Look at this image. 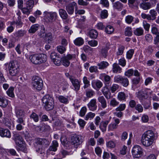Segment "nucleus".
Instances as JSON below:
<instances>
[{
	"label": "nucleus",
	"instance_id": "obj_14",
	"mask_svg": "<svg viewBox=\"0 0 159 159\" xmlns=\"http://www.w3.org/2000/svg\"><path fill=\"white\" fill-rule=\"evenodd\" d=\"M73 55L69 54L67 55L66 56H65L62 58V62L63 65L67 67L70 64V60H71L73 58Z\"/></svg>",
	"mask_w": 159,
	"mask_h": 159
},
{
	"label": "nucleus",
	"instance_id": "obj_12",
	"mask_svg": "<svg viewBox=\"0 0 159 159\" xmlns=\"http://www.w3.org/2000/svg\"><path fill=\"white\" fill-rule=\"evenodd\" d=\"M82 137L80 135H75L73 136L71 138V143L74 146H77L82 142Z\"/></svg>",
	"mask_w": 159,
	"mask_h": 159
},
{
	"label": "nucleus",
	"instance_id": "obj_30",
	"mask_svg": "<svg viewBox=\"0 0 159 159\" xmlns=\"http://www.w3.org/2000/svg\"><path fill=\"white\" fill-rule=\"evenodd\" d=\"M85 94L87 98H90L95 95V92L92 89H88L85 91Z\"/></svg>",
	"mask_w": 159,
	"mask_h": 159
},
{
	"label": "nucleus",
	"instance_id": "obj_42",
	"mask_svg": "<svg viewBox=\"0 0 159 159\" xmlns=\"http://www.w3.org/2000/svg\"><path fill=\"white\" fill-rule=\"evenodd\" d=\"M119 104V102L114 98L111 99L109 103L110 106L113 107L117 106Z\"/></svg>",
	"mask_w": 159,
	"mask_h": 159
},
{
	"label": "nucleus",
	"instance_id": "obj_48",
	"mask_svg": "<svg viewBox=\"0 0 159 159\" xmlns=\"http://www.w3.org/2000/svg\"><path fill=\"white\" fill-rule=\"evenodd\" d=\"M120 84L124 87H127L129 84L128 79L125 77H123Z\"/></svg>",
	"mask_w": 159,
	"mask_h": 159
},
{
	"label": "nucleus",
	"instance_id": "obj_61",
	"mask_svg": "<svg viewBox=\"0 0 159 159\" xmlns=\"http://www.w3.org/2000/svg\"><path fill=\"white\" fill-rule=\"evenodd\" d=\"M123 77L121 76L117 75L114 78V81L115 82L120 83Z\"/></svg>",
	"mask_w": 159,
	"mask_h": 159
},
{
	"label": "nucleus",
	"instance_id": "obj_16",
	"mask_svg": "<svg viewBox=\"0 0 159 159\" xmlns=\"http://www.w3.org/2000/svg\"><path fill=\"white\" fill-rule=\"evenodd\" d=\"M36 143L45 147H47L49 145L50 143L45 139L37 138L36 139Z\"/></svg>",
	"mask_w": 159,
	"mask_h": 159
},
{
	"label": "nucleus",
	"instance_id": "obj_17",
	"mask_svg": "<svg viewBox=\"0 0 159 159\" xmlns=\"http://www.w3.org/2000/svg\"><path fill=\"white\" fill-rule=\"evenodd\" d=\"M0 135L2 137L8 138L11 137V134L9 130L1 128H0Z\"/></svg>",
	"mask_w": 159,
	"mask_h": 159
},
{
	"label": "nucleus",
	"instance_id": "obj_32",
	"mask_svg": "<svg viewBox=\"0 0 159 159\" xmlns=\"http://www.w3.org/2000/svg\"><path fill=\"white\" fill-rule=\"evenodd\" d=\"M8 104V101L7 99L2 97L0 98V106L6 107Z\"/></svg>",
	"mask_w": 159,
	"mask_h": 159
},
{
	"label": "nucleus",
	"instance_id": "obj_7",
	"mask_svg": "<svg viewBox=\"0 0 159 159\" xmlns=\"http://www.w3.org/2000/svg\"><path fill=\"white\" fill-rule=\"evenodd\" d=\"M32 84L34 88L38 90H40L43 88V80L38 76L33 77Z\"/></svg>",
	"mask_w": 159,
	"mask_h": 159
},
{
	"label": "nucleus",
	"instance_id": "obj_64",
	"mask_svg": "<svg viewBox=\"0 0 159 159\" xmlns=\"http://www.w3.org/2000/svg\"><path fill=\"white\" fill-rule=\"evenodd\" d=\"M134 73V71L133 70L130 69L128 70L125 72V76L128 77H130L132 76Z\"/></svg>",
	"mask_w": 159,
	"mask_h": 159
},
{
	"label": "nucleus",
	"instance_id": "obj_26",
	"mask_svg": "<svg viewBox=\"0 0 159 159\" xmlns=\"http://www.w3.org/2000/svg\"><path fill=\"white\" fill-rule=\"evenodd\" d=\"M59 12L60 16L62 19H66L67 18L68 15L65 10L60 9L59 10Z\"/></svg>",
	"mask_w": 159,
	"mask_h": 159
},
{
	"label": "nucleus",
	"instance_id": "obj_29",
	"mask_svg": "<svg viewBox=\"0 0 159 159\" xmlns=\"http://www.w3.org/2000/svg\"><path fill=\"white\" fill-rule=\"evenodd\" d=\"M74 42L76 45L80 46L84 44V40L81 37H79L75 39L74 40Z\"/></svg>",
	"mask_w": 159,
	"mask_h": 159
},
{
	"label": "nucleus",
	"instance_id": "obj_49",
	"mask_svg": "<svg viewBox=\"0 0 159 159\" xmlns=\"http://www.w3.org/2000/svg\"><path fill=\"white\" fill-rule=\"evenodd\" d=\"M66 49L65 47L63 46L60 45L57 47V51L61 54L64 53L66 51Z\"/></svg>",
	"mask_w": 159,
	"mask_h": 159
},
{
	"label": "nucleus",
	"instance_id": "obj_53",
	"mask_svg": "<svg viewBox=\"0 0 159 159\" xmlns=\"http://www.w3.org/2000/svg\"><path fill=\"white\" fill-rule=\"evenodd\" d=\"M8 153L12 156H18V155L16 153V151L13 149H10L7 150Z\"/></svg>",
	"mask_w": 159,
	"mask_h": 159
},
{
	"label": "nucleus",
	"instance_id": "obj_33",
	"mask_svg": "<svg viewBox=\"0 0 159 159\" xmlns=\"http://www.w3.org/2000/svg\"><path fill=\"white\" fill-rule=\"evenodd\" d=\"M126 97L125 94L123 92H119L117 96V99L120 101H125Z\"/></svg>",
	"mask_w": 159,
	"mask_h": 159
},
{
	"label": "nucleus",
	"instance_id": "obj_41",
	"mask_svg": "<svg viewBox=\"0 0 159 159\" xmlns=\"http://www.w3.org/2000/svg\"><path fill=\"white\" fill-rule=\"evenodd\" d=\"M14 90V88L13 87H10L7 91V94L10 97L13 98L15 96L13 92Z\"/></svg>",
	"mask_w": 159,
	"mask_h": 159
},
{
	"label": "nucleus",
	"instance_id": "obj_62",
	"mask_svg": "<svg viewBox=\"0 0 159 159\" xmlns=\"http://www.w3.org/2000/svg\"><path fill=\"white\" fill-rule=\"evenodd\" d=\"M143 26L145 30L146 31H148L150 27V25L145 20H143Z\"/></svg>",
	"mask_w": 159,
	"mask_h": 159
},
{
	"label": "nucleus",
	"instance_id": "obj_37",
	"mask_svg": "<svg viewBox=\"0 0 159 159\" xmlns=\"http://www.w3.org/2000/svg\"><path fill=\"white\" fill-rule=\"evenodd\" d=\"M109 48L107 47H105L102 48L100 52L101 55L104 58H106L107 55V52Z\"/></svg>",
	"mask_w": 159,
	"mask_h": 159
},
{
	"label": "nucleus",
	"instance_id": "obj_57",
	"mask_svg": "<svg viewBox=\"0 0 159 159\" xmlns=\"http://www.w3.org/2000/svg\"><path fill=\"white\" fill-rule=\"evenodd\" d=\"M88 44L91 47H94L98 45V42L94 40H92L89 41L88 42Z\"/></svg>",
	"mask_w": 159,
	"mask_h": 159
},
{
	"label": "nucleus",
	"instance_id": "obj_21",
	"mask_svg": "<svg viewBox=\"0 0 159 159\" xmlns=\"http://www.w3.org/2000/svg\"><path fill=\"white\" fill-rule=\"evenodd\" d=\"M123 4L119 1H117L113 3V7L114 9L121 11L123 7Z\"/></svg>",
	"mask_w": 159,
	"mask_h": 159
},
{
	"label": "nucleus",
	"instance_id": "obj_34",
	"mask_svg": "<svg viewBox=\"0 0 159 159\" xmlns=\"http://www.w3.org/2000/svg\"><path fill=\"white\" fill-rule=\"evenodd\" d=\"M114 30L113 27L110 25L107 26L105 29V32L108 34H112L114 32Z\"/></svg>",
	"mask_w": 159,
	"mask_h": 159
},
{
	"label": "nucleus",
	"instance_id": "obj_11",
	"mask_svg": "<svg viewBox=\"0 0 159 159\" xmlns=\"http://www.w3.org/2000/svg\"><path fill=\"white\" fill-rule=\"evenodd\" d=\"M89 109L91 111H94L97 109V100L95 98L91 99L87 105Z\"/></svg>",
	"mask_w": 159,
	"mask_h": 159
},
{
	"label": "nucleus",
	"instance_id": "obj_2",
	"mask_svg": "<svg viewBox=\"0 0 159 159\" xmlns=\"http://www.w3.org/2000/svg\"><path fill=\"white\" fill-rule=\"evenodd\" d=\"M14 140L16 145V148L17 151L24 153L27 152L26 145L20 136L15 135Z\"/></svg>",
	"mask_w": 159,
	"mask_h": 159
},
{
	"label": "nucleus",
	"instance_id": "obj_36",
	"mask_svg": "<svg viewBox=\"0 0 159 159\" xmlns=\"http://www.w3.org/2000/svg\"><path fill=\"white\" fill-rule=\"evenodd\" d=\"M144 30L142 28H136L134 32V34L137 36H141L143 34Z\"/></svg>",
	"mask_w": 159,
	"mask_h": 159
},
{
	"label": "nucleus",
	"instance_id": "obj_40",
	"mask_svg": "<svg viewBox=\"0 0 159 159\" xmlns=\"http://www.w3.org/2000/svg\"><path fill=\"white\" fill-rule=\"evenodd\" d=\"M95 116V113L90 112L86 115L84 119L86 120H91Z\"/></svg>",
	"mask_w": 159,
	"mask_h": 159
},
{
	"label": "nucleus",
	"instance_id": "obj_39",
	"mask_svg": "<svg viewBox=\"0 0 159 159\" xmlns=\"http://www.w3.org/2000/svg\"><path fill=\"white\" fill-rule=\"evenodd\" d=\"M89 35L91 38L96 39L98 36V33L96 30L93 29L90 30Z\"/></svg>",
	"mask_w": 159,
	"mask_h": 159
},
{
	"label": "nucleus",
	"instance_id": "obj_5",
	"mask_svg": "<svg viewBox=\"0 0 159 159\" xmlns=\"http://www.w3.org/2000/svg\"><path fill=\"white\" fill-rule=\"evenodd\" d=\"M43 105L45 109L49 111L53 109L54 102L53 98L49 95L44 96L42 100Z\"/></svg>",
	"mask_w": 159,
	"mask_h": 159
},
{
	"label": "nucleus",
	"instance_id": "obj_31",
	"mask_svg": "<svg viewBox=\"0 0 159 159\" xmlns=\"http://www.w3.org/2000/svg\"><path fill=\"white\" fill-rule=\"evenodd\" d=\"M44 38L48 43H50L52 40L53 37L51 33L48 32L45 34Z\"/></svg>",
	"mask_w": 159,
	"mask_h": 159
},
{
	"label": "nucleus",
	"instance_id": "obj_52",
	"mask_svg": "<svg viewBox=\"0 0 159 159\" xmlns=\"http://www.w3.org/2000/svg\"><path fill=\"white\" fill-rule=\"evenodd\" d=\"M134 53V50L133 49H130L126 53V57L128 59H130L132 57Z\"/></svg>",
	"mask_w": 159,
	"mask_h": 159
},
{
	"label": "nucleus",
	"instance_id": "obj_19",
	"mask_svg": "<svg viewBox=\"0 0 159 159\" xmlns=\"http://www.w3.org/2000/svg\"><path fill=\"white\" fill-rule=\"evenodd\" d=\"M98 102L101 104V107L103 109L107 107V101L103 96H99L98 98Z\"/></svg>",
	"mask_w": 159,
	"mask_h": 159
},
{
	"label": "nucleus",
	"instance_id": "obj_43",
	"mask_svg": "<svg viewBox=\"0 0 159 159\" xmlns=\"http://www.w3.org/2000/svg\"><path fill=\"white\" fill-rule=\"evenodd\" d=\"M134 17L131 15H128L125 17V22L128 24H130L133 21Z\"/></svg>",
	"mask_w": 159,
	"mask_h": 159
},
{
	"label": "nucleus",
	"instance_id": "obj_58",
	"mask_svg": "<svg viewBox=\"0 0 159 159\" xmlns=\"http://www.w3.org/2000/svg\"><path fill=\"white\" fill-rule=\"evenodd\" d=\"M50 57L52 60L53 61L54 60L57 59V58H58L59 57L57 55V53L53 52L51 53Z\"/></svg>",
	"mask_w": 159,
	"mask_h": 159
},
{
	"label": "nucleus",
	"instance_id": "obj_56",
	"mask_svg": "<svg viewBox=\"0 0 159 159\" xmlns=\"http://www.w3.org/2000/svg\"><path fill=\"white\" fill-rule=\"evenodd\" d=\"M93 83L95 84L96 87L98 89L100 88L102 86V83L100 81H97L96 82H93L92 85L93 88H95L93 86Z\"/></svg>",
	"mask_w": 159,
	"mask_h": 159
},
{
	"label": "nucleus",
	"instance_id": "obj_24",
	"mask_svg": "<svg viewBox=\"0 0 159 159\" xmlns=\"http://www.w3.org/2000/svg\"><path fill=\"white\" fill-rule=\"evenodd\" d=\"M109 123V121L106 120L102 121L100 125V128L103 132L106 131L107 129V127Z\"/></svg>",
	"mask_w": 159,
	"mask_h": 159
},
{
	"label": "nucleus",
	"instance_id": "obj_13",
	"mask_svg": "<svg viewBox=\"0 0 159 159\" xmlns=\"http://www.w3.org/2000/svg\"><path fill=\"white\" fill-rule=\"evenodd\" d=\"M71 80L70 81L74 88V89L76 91L79 90L80 88V81L75 77Z\"/></svg>",
	"mask_w": 159,
	"mask_h": 159
},
{
	"label": "nucleus",
	"instance_id": "obj_60",
	"mask_svg": "<svg viewBox=\"0 0 159 159\" xmlns=\"http://www.w3.org/2000/svg\"><path fill=\"white\" fill-rule=\"evenodd\" d=\"M106 145L107 147L111 148H114L115 146V143L112 141H110L107 142L106 143Z\"/></svg>",
	"mask_w": 159,
	"mask_h": 159
},
{
	"label": "nucleus",
	"instance_id": "obj_23",
	"mask_svg": "<svg viewBox=\"0 0 159 159\" xmlns=\"http://www.w3.org/2000/svg\"><path fill=\"white\" fill-rule=\"evenodd\" d=\"M11 25H13L15 24L16 25V27L17 28H20L22 27L23 25V23L21 21V19H18V20L16 21H9L8 22Z\"/></svg>",
	"mask_w": 159,
	"mask_h": 159
},
{
	"label": "nucleus",
	"instance_id": "obj_6",
	"mask_svg": "<svg viewBox=\"0 0 159 159\" xmlns=\"http://www.w3.org/2000/svg\"><path fill=\"white\" fill-rule=\"evenodd\" d=\"M9 73L11 76L17 75L19 72V69L17 63L16 61H11L8 66Z\"/></svg>",
	"mask_w": 159,
	"mask_h": 159
},
{
	"label": "nucleus",
	"instance_id": "obj_25",
	"mask_svg": "<svg viewBox=\"0 0 159 159\" xmlns=\"http://www.w3.org/2000/svg\"><path fill=\"white\" fill-rule=\"evenodd\" d=\"M39 25L38 24H35L32 25L29 30V32L30 33H34L36 32L39 27Z\"/></svg>",
	"mask_w": 159,
	"mask_h": 159
},
{
	"label": "nucleus",
	"instance_id": "obj_55",
	"mask_svg": "<svg viewBox=\"0 0 159 159\" xmlns=\"http://www.w3.org/2000/svg\"><path fill=\"white\" fill-rule=\"evenodd\" d=\"M125 104H120L119 106L116 109L117 111H122L125 110Z\"/></svg>",
	"mask_w": 159,
	"mask_h": 159
},
{
	"label": "nucleus",
	"instance_id": "obj_63",
	"mask_svg": "<svg viewBox=\"0 0 159 159\" xmlns=\"http://www.w3.org/2000/svg\"><path fill=\"white\" fill-rule=\"evenodd\" d=\"M125 47L123 46H121L118 48V51L116 54L117 55H121L124 52Z\"/></svg>",
	"mask_w": 159,
	"mask_h": 159
},
{
	"label": "nucleus",
	"instance_id": "obj_28",
	"mask_svg": "<svg viewBox=\"0 0 159 159\" xmlns=\"http://www.w3.org/2000/svg\"><path fill=\"white\" fill-rule=\"evenodd\" d=\"M109 65V63L107 61H102L98 64L99 66V69H103L106 68Z\"/></svg>",
	"mask_w": 159,
	"mask_h": 159
},
{
	"label": "nucleus",
	"instance_id": "obj_4",
	"mask_svg": "<svg viewBox=\"0 0 159 159\" xmlns=\"http://www.w3.org/2000/svg\"><path fill=\"white\" fill-rule=\"evenodd\" d=\"M152 93V91L150 89H146L139 91L136 93V95L140 102L143 103L145 99L152 97L151 94Z\"/></svg>",
	"mask_w": 159,
	"mask_h": 159
},
{
	"label": "nucleus",
	"instance_id": "obj_27",
	"mask_svg": "<svg viewBox=\"0 0 159 159\" xmlns=\"http://www.w3.org/2000/svg\"><path fill=\"white\" fill-rule=\"evenodd\" d=\"M100 79L106 82H108L111 80V77L109 75L103 73L100 74Z\"/></svg>",
	"mask_w": 159,
	"mask_h": 159
},
{
	"label": "nucleus",
	"instance_id": "obj_22",
	"mask_svg": "<svg viewBox=\"0 0 159 159\" xmlns=\"http://www.w3.org/2000/svg\"><path fill=\"white\" fill-rule=\"evenodd\" d=\"M121 68L117 63H115L112 65V72L114 73H120Z\"/></svg>",
	"mask_w": 159,
	"mask_h": 159
},
{
	"label": "nucleus",
	"instance_id": "obj_1",
	"mask_svg": "<svg viewBox=\"0 0 159 159\" xmlns=\"http://www.w3.org/2000/svg\"><path fill=\"white\" fill-rule=\"evenodd\" d=\"M156 134L155 130H149L145 132L142 135L141 142L146 147H149L153 143L155 139Z\"/></svg>",
	"mask_w": 159,
	"mask_h": 159
},
{
	"label": "nucleus",
	"instance_id": "obj_38",
	"mask_svg": "<svg viewBox=\"0 0 159 159\" xmlns=\"http://www.w3.org/2000/svg\"><path fill=\"white\" fill-rule=\"evenodd\" d=\"M57 98L61 103L65 104H66L68 103V100L67 97L61 95L57 97Z\"/></svg>",
	"mask_w": 159,
	"mask_h": 159
},
{
	"label": "nucleus",
	"instance_id": "obj_8",
	"mask_svg": "<svg viewBox=\"0 0 159 159\" xmlns=\"http://www.w3.org/2000/svg\"><path fill=\"white\" fill-rule=\"evenodd\" d=\"M43 15L46 21L51 23L55 21L57 17V14L55 12H48L46 11L44 12Z\"/></svg>",
	"mask_w": 159,
	"mask_h": 159
},
{
	"label": "nucleus",
	"instance_id": "obj_35",
	"mask_svg": "<svg viewBox=\"0 0 159 159\" xmlns=\"http://www.w3.org/2000/svg\"><path fill=\"white\" fill-rule=\"evenodd\" d=\"M140 7L142 9L146 10L149 9L151 7V4L150 3L147 2H143L140 5Z\"/></svg>",
	"mask_w": 159,
	"mask_h": 159
},
{
	"label": "nucleus",
	"instance_id": "obj_10",
	"mask_svg": "<svg viewBox=\"0 0 159 159\" xmlns=\"http://www.w3.org/2000/svg\"><path fill=\"white\" fill-rule=\"evenodd\" d=\"M16 116L17 118L16 122L18 123H23L25 117L24 111L19 108H16L15 110Z\"/></svg>",
	"mask_w": 159,
	"mask_h": 159
},
{
	"label": "nucleus",
	"instance_id": "obj_50",
	"mask_svg": "<svg viewBox=\"0 0 159 159\" xmlns=\"http://www.w3.org/2000/svg\"><path fill=\"white\" fill-rule=\"evenodd\" d=\"M34 2L33 0H28L26 2V7L31 9L34 6Z\"/></svg>",
	"mask_w": 159,
	"mask_h": 159
},
{
	"label": "nucleus",
	"instance_id": "obj_15",
	"mask_svg": "<svg viewBox=\"0 0 159 159\" xmlns=\"http://www.w3.org/2000/svg\"><path fill=\"white\" fill-rule=\"evenodd\" d=\"M76 5V3L75 2H73L66 6V9L69 14L71 15L73 13L74 7Z\"/></svg>",
	"mask_w": 159,
	"mask_h": 159
},
{
	"label": "nucleus",
	"instance_id": "obj_45",
	"mask_svg": "<svg viewBox=\"0 0 159 159\" xmlns=\"http://www.w3.org/2000/svg\"><path fill=\"white\" fill-rule=\"evenodd\" d=\"M26 31L23 30H20L16 32L15 34L18 37H22L25 34Z\"/></svg>",
	"mask_w": 159,
	"mask_h": 159
},
{
	"label": "nucleus",
	"instance_id": "obj_20",
	"mask_svg": "<svg viewBox=\"0 0 159 159\" xmlns=\"http://www.w3.org/2000/svg\"><path fill=\"white\" fill-rule=\"evenodd\" d=\"M58 146V143L56 140L52 141V145L49 147L48 150L50 151L56 152L57 150V147Z\"/></svg>",
	"mask_w": 159,
	"mask_h": 159
},
{
	"label": "nucleus",
	"instance_id": "obj_44",
	"mask_svg": "<svg viewBox=\"0 0 159 159\" xmlns=\"http://www.w3.org/2000/svg\"><path fill=\"white\" fill-rule=\"evenodd\" d=\"M83 82L84 84L83 87L84 89L88 88L90 85L89 81V80L86 76H84L83 78Z\"/></svg>",
	"mask_w": 159,
	"mask_h": 159
},
{
	"label": "nucleus",
	"instance_id": "obj_59",
	"mask_svg": "<svg viewBox=\"0 0 159 159\" xmlns=\"http://www.w3.org/2000/svg\"><path fill=\"white\" fill-rule=\"evenodd\" d=\"M30 117L31 118L33 119L36 122L38 121L39 120L38 116L35 113H32Z\"/></svg>",
	"mask_w": 159,
	"mask_h": 159
},
{
	"label": "nucleus",
	"instance_id": "obj_18",
	"mask_svg": "<svg viewBox=\"0 0 159 159\" xmlns=\"http://www.w3.org/2000/svg\"><path fill=\"white\" fill-rule=\"evenodd\" d=\"M102 92L107 99H108L111 98V94L107 87L106 86L103 87Z\"/></svg>",
	"mask_w": 159,
	"mask_h": 159
},
{
	"label": "nucleus",
	"instance_id": "obj_9",
	"mask_svg": "<svg viewBox=\"0 0 159 159\" xmlns=\"http://www.w3.org/2000/svg\"><path fill=\"white\" fill-rule=\"evenodd\" d=\"M143 149L139 146L135 145L132 148L131 152L133 156L135 158L140 157L143 153Z\"/></svg>",
	"mask_w": 159,
	"mask_h": 159
},
{
	"label": "nucleus",
	"instance_id": "obj_47",
	"mask_svg": "<svg viewBox=\"0 0 159 159\" xmlns=\"http://www.w3.org/2000/svg\"><path fill=\"white\" fill-rule=\"evenodd\" d=\"M118 125L115 124L114 123L110 124L108 126V131H113L117 129Z\"/></svg>",
	"mask_w": 159,
	"mask_h": 159
},
{
	"label": "nucleus",
	"instance_id": "obj_46",
	"mask_svg": "<svg viewBox=\"0 0 159 159\" xmlns=\"http://www.w3.org/2000/svg\"><path fill=\"white\" fill-rule=\"evenodd\" d=\"M125 34L126 36H131L132 34L131 28L129 27H126L125 30Z\"/></svg>",
	"mask_w": 159,
	"mask_h": 159
},
{
	"label": "nucleus",
	"instance_id": "obj_51",
	"mask_svg": "<svg viewBox=\"0 0 159 159\" xmlns=\"http://www.w3.org/2000/svg\"><path fill=\"white\" fill-rule=\"evenodd\" d=\"M101 17L102 19H105L107 18L108 16V13L107 11L106 10L102 11L101 12Z\"/></svg>",
	"mask_w": 159,
	"mask_h": 159
},
{
	"label": "nucleus",
	"instance_id": "obj_3",
	"mask_svg": "<svg viewBox=\"0 0 159 159\" xmlns=\"http://www.w3.org/2000/svg\"><path fill=\"white\" fill-rule=\"evenodd\" d=\"M29 58L33 64L37 65L44 63L47 60V56L44 54H35L30 55Z\"/></svg>",
	"mask_w": 159,
	"mask_h": 159
},
{
	"label": "nucleus",
	"instance_id": "obj_54",
	"mask_svg": "<svg viewBox=\"0 0 159 159\" xmlns=\"http://www.w3.org/2000/svg\"><path fill=\"white\" fill-rule=\"evenodd\" d=\"M87 109L85 107H82L80 112V115L81 117L84 116L86 111H87Z\"/></svg>",
	"mask_w": 159,
	"mask_h": 159
}]
</instances>
